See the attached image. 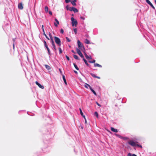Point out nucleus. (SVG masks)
I'll return each instance as SVG.
<instances>
[{
  "label": "nucleus",
  "mask_w": 156,
  "mask_h": 156,
  "mask_svg": "<svg viewBox=\"0 0 156 156\" xmlns=\"http://www.w3.org/2000/svg\"><path fill=\"white\" fill-rule=\"evenodd\" d=\"M71 21H72V25L73 27L75 26V27H76L77 25V20L75 19L72 17L71 19Z\"/></svg>",
  "instance_id": "f257e3e1"
},
{
  "label": "nucleus",
  "mask_w": 156,
  "mask_h": 156,
  "mask_svg": "<svg viewBox=\"0 0 156 156\" xmlns=\"http://www.w3.org/2000/svg\"><path fill=\"white\" fill-rule=\"evenodd\" d=\"M54 38L55 43L58 44L59 46H60L61 45V41L60 39L56 37H54Z\"/></svg>",
  "instance_id": "f03ea898"
},
{
  "label": "nucleus",
  "mask_w": 156,
  "mask_h": 156,
  "mask_svg": "<svg viewBox=\"0 0 156 156\" xmlns=\"http://www.w3.org/2000/svg\"><path fill=\"white\" fill-rule=\"evenodd\" d=\"M77 44H78V46L79 48V49H81V50H83L84 49V46L83 45V44L81 43V42L80 41L78 40L77 41Z\"/></svg>",
  "instance_id": "7ed1b4c3"
},
{
  "label": "nucleus",
  "mask_w": 156,
  "mask_h": 156,
  "mask_svg": "<svg viewBox=\"0 0 156 156\" xmlns=\"http://www.w3.org/2000/svg\"><path fill=\"white\" fill-rule=\"evenodd\" d=\"M51 43L52 45V48L53 50L55 51V52L56 53V48L55 47V45L54 44V41L53 40V38H51Z\"/></svg>",
  "instance_id": "20e7f679"
},
{
  "label": "nucleus",
  "mask_w": 156,
  "mask_h": 156,
  "mask_svg": "<svg viewBox=\"0 0 156 156\" xmlns=\"http://www.w3.org/2000/svg\"><path fill=\"white\" fill-rule=\"evenodd\" d=\"M76 51L77 53L82 58H84L83 55L79 49L76 48Z\"/></svg>",
  "instance_id": "39448f33"
},
{
  "label": "nucleus",
  "mask_w": 156,
  "mask_h": 156,
  "mask_svg": "<svg viewBox=\"0 0 156 156\" xmlns=\"http://www.w3.org/2000/svg\"><path fill=\"white\" fill-rule=\"evenodd\" d=\"M128 143L133 146H136V142H134L133 140H129L128 142Z\"/></svg>",
  "instance_id": "423d86ee"
},
{
  "label": "nucleus",
  "mask_w": 156,
  "mask_h": 156,
  "mask_svg": "<svg viewBox=\"0 0 156 156\" xmlns=\"http://www.w3.org/2000/svg\"><path fill=\"white\" fill-rule=\"evenodd\" d=\"M35 83L40 88L43 89L44 87L43 86L41 85L37 81H36Z\"/></svg>",
  "instance_id": "0eeeda50"
},
{
  "label": "nucleus",
  "mask_w": 156,
  "mask_h": 156,
  "mask_svg": "<svg viewBox=\"0 0 156 156\" xmlns=\"http://www.w3.org/2000/svg\"><path fill=\"white\" fill-rule=\"evenodd\" d=\"M84 55L86 57V58L87 59H92L91 57L90 56L88 55H87V54L85 52H84Z\"/></svg>",
  "instance_id": "6e6552de"
},
{
  "label": "nucleus",
  "mask_w": 156,
  "mask_h": 156,
  "mask_svg": "<svg viewBox=\"0 0 156 156\" xmlns=\"http://www.w3.org/2000/svg\"><path fill=\"white\" fill-rule=\"evenodd\" d=\"M73 7H69L68 5H67L66 6V9L67 10H69L70 11H72L73 10Z\"/></svg>",
  "instance_id": "1a4fd4ad"
},
{
  "label": "nucleus",
  "mask_w": 156,
  "mask_h": 156,
  "mask_svg": "<svg viewBox=\"0 0 156 156\" xmlns=\"http://www.w3.org/2000/svg\"><path fill=\"white\" fill-rule=\"evenodd\" d=\"M87 85H88L89 86V87L90 89V90L93 92L94 94L96 96L97 95V94H96V93L91 88V87L89 85L87 84Z\"/></svg>",
  "instance_id": "9d476101"
},
{
  "label": "nucleus",
  "mask_w": 156,
  "mask_h": 156,
  "mask_svg": "<svg viewBox=\"0 0 156 156\" xmlns=\"http://www.w3.org/2000/svg\"><path fill=\"white\" fill-rule=\"evenodd\" d=\"M18 8L20 9H23V5L22 3H20L18 5Z\"/></svg>",
  "instance_id": "9b49d317"
},
{
  "label": "nucleus",
  "mask_w": 156,
  "mask_h": 156,
  "mask_svg": "<svg viewBox=\"0 0 156 156\" xmlns=\"http://www.w3.org/2000/svg\"><path fill=\"white\" fill-rule=\"evenodd\" d=\"M111 130L112 131L115 133H117L118 131V130L117 129H115L113 127L111 128Z\"/></svg>",
  "instance_id": "f8f14e48"
},
{
  "label": "nucleus",
  "mask_w": 156,
  "mask_h": 156,
  "mask_svg": "<svg viewBox=\"0 0 156 156\" xmlns=\"http://www.w3.org/2000/svg\"><path fill=\"white\" fill-rule=\"evenodd\" d=\"M80 113L81 115L84 118V119H85V115H83V113L82 112V110L81 108H80Z\"/></svg>",
  "instance_id": "ddd939ff"
},
{
  "label": "nucleus",
  "mask_w": 156,
  "mask_h": 156,
  "mask_svg": "<svg viewBox=\"0 0 156 156\" xmlns=\"http://www.w3.org/2000/svg\"><path fill=\"white\" fill-rule=\"evenodd\" d=\"M84 42L85 43L87 44H90V42L89 40H88L87 39H85Z\"/></svg>",
  "instance_id": "4468645a"
},
{
  "label": "nucleus",
  "mask_w": 156,
  "mask_h": 156,
  "mask_svg": "<svg viewBox=\"0 0 156 156\" xmlns=\"http://www.w3.org/2000/svg\"><path fill=\"white\" fill-rule=\"evenodd\" d=\"M62 78H63V81H64L65 84L66 85H67V82H66V79L65 78V76L64 75H62Z\"/></svg>",
  "instance_id": "2eb2a0df"
},
{
  "label": "nucleus",
  "mask_w": 156,
  "mask_h": 156,
  "mask_svg": "<svg viewBox=\"0 0 156 156\" xmlns=\"http://www.w3.org/2000/svg\"><path fill=\"white\" fill-rule=\"evenodd\" d=\"M73 11L74 12H78V10L74 7H73Z\"/></svg>",
  "instance_id": "dca6fc26"
},
{
  "label": "nucleus",
  "mask_w": 156,
  "mask_h": 156,
  "mask_svg": "<svg viewBox=\"0 0 156 156\" xmlns=\"http://www.w3.org/2000/svg\"><path fill=\"white\" fill-rule=\"evenodd\" d=\"M76 1H74V0H73V1H71V3L72 5L73 6H76V4L75 3V2Z\"/></svg>",
  "instance_id": "f3484780"
},
{
  "label": "nucleus",
  "mask_w": 156,
  "mask_h": 156,
  "mask_svg": "<svg viewBox=\"0 0 156 156\" xmlns=\"http://www.w3.org/2000/svg\"><path fill=\"white\" fill-rule=\"evenodd\" d=\"M94 66L95 67H97V66H98V67H102V66L98 63H94Z\"/></svg>",
  "instance_id": "a211bd4d"
},
{
  "label": "nucleus",
  "mask_w": 156,
  "mask_h": 156,
  "mask_svg": "<svg viewBox=\"0 0 156 156\" xmlns=\"http://www.w3.org/2000/svg\"><path fill=\"white\" fill-rule=\"evenodd\" d=\"M83 61H84L85 64L88 66H89V64L87 63V60L84 58H83Z\"/></svg>",
  "instance_id": "6ab92c4d"
},
{
  "label": "nucleus",
  "mask_w": 156,
  "mask_h": 156,
  "mask_svg": "<svg viewBox=\"0 0 156 156\" xmlns=\"http://www.w3.org/2000/svg\"><path fill=\"white\" fill-rule=\"evenodd\" d=\"M45 66L46 68L47 69L49 70L51 69V68H50V66H49L48 65H45Z\"/></svg>",
  "instance_id": "aec40b11"
},
{
  "label": "nucleus",
  "mask_w": 156,
  "mask_h": 156,
  "mask_svg": "<svg viewBox=\"0 0 156 156\" xmlns=\"http://www.w3.org/2000/svg\"><path fill=\"white\" fill-rule=\"evenodd\" d=\"M48 7L47 6H45L44 8V10L46 12H48Z\"/></svg>",
  "instance_id": "412c9836"
},
{
  "label": "nucleus",
  "mask_w": 156,
  "mask_h": 156,
  "mask_svg": "<svg viewBox=\"0 0 156 156\" xmlns=\"http://www.w3.org/2000/svg\"><path fill=\"white\" fill-rule=\"evenodd\" d=\"M73 65H74L75 68L76 70H79V69L78 67H77V66L75 63H73Z\"/></svg>",
  "instance_id": "4be33fe9"
},
{
  "label": "nucleus",
  "mask_w": 156,
  "mask_h": 156,
  "mask_svg": "<svg viewBox=\"0 0 156 156\" xmlns=\"http://www.w3.org/2000/svg\"><path fill=\"white\" fill-rule=\"evenodd\" d=\"M73 57L75 59H77V60L79 59V57L77 55H73Z\"/></svg>",
  "instance_id": "5701e85b"
},
{
  "label": "nucleus",
  "mask_w": 156,
  "mask_h": 156,
  "mask_svg": "<svg viewBox=\"0 0 156 156\" xmlns=\"http://www.w3.org/2000/svg\"><path fill=\"white\" fill-rule=\"evenodd\" d=\"M46 48H47V49L48 51V53L49 55H51L50 51V50L49 48H48V47H47Z\"/></svg>",
  "instance_id": "b1692460"
},
{
  "label": "nucleus",
  "mask_w": 156,
  "mask_h": 156,
  "mask_svg": "<svg viewBox=\"0 0 156 156\" xmlns=\"http://www.w3.org/2000/svg\"><path fill=\"white\" fill-rule=\"evenodd\" d=\"M117 136L120 138H122V139L123 138V137L121 136L120 135H119V134H115Z\"/></svg>",
  "instance_id": "393cba45"
},
{
  "label": "nucleus",
  "mask_w": 156,
  "mask_h": 156,
  "mask_svg": "<svg viewBox=\"0 0 156 156\" xmlns=\"http://www.w3.org/2000/svg\"><path fill=\"white\" fill-rule=\"evenodd\" d=\"M44 46L46 48L47 47H48V45H47V44L46 43V42L45 41H44Z\"/></svg>",
  "instance_id": "a878e982"
},
{
  "label": "nucleus",
  "mask_w": 156,
  "mask_h": 156,
  "mask_svg": "<svg viewBox=\"0 0 156 156\" xmlns=\"http://www.w3.org/2000/svg\"><path fill=\"white\" fill-rule=\"evenodd\" d=\"M95 62V60H94L93 61H89V62L90 63H94Z\"/></svg>",
  "instance_id": "bb28decb"
},
{
  "label": "nucleus",
  "mask_w": 156,
  "mask_h": 156,
  "mask_svg": "<svg viewBox=\"0 0 156 156\" xmlns=\"http://www.w3.org/2000/svg\"><path fill=\"white\" fill-rule=\"evenodd\" d=\"M94 115L97 117H98V112H94Z\"/></svg>",
  "instance_id": "cd10ccee"
},
{
  "label": "nucleus",
  "mask_w": 156,
  "mask_h": 156,
  "mask_svg": "<svg viewBox=\"0 0 156 156\" xmlns=\"http://www.w3.org/2000/svg\"><path fill=\"white\" fill-rule=\"evenodd\" d=\"M55 20L57 24L58 25L59 24V22L57 19L56 18H55Z\"/></svg>",
  "instance_id": "c85d7f7f"
},
{
  "label": "nucleus",
  "mask_w": 156,
  "mask_h": 156,
  "mask_svg": "<svg viewBox=\"0 0 156 156\" xmlns=\"http://www.w3.org/2000/svg\"><path fill=\"white\" fill-rule=\"evenodd\" d=\"M90 74L91 75L93 76V77H95V78H96V76L94 74H93V73H90Z\"/></svg>",
  "instance_id": "c756f323"
},
{
  "label": "nucleus",
  "mask_w": 156,
  "mask_h": 156,
  "mask_svg": "<svg viewBox=\"0 0 156 156\" xmlns=\"http://www.w3.org/2000/svg\"><path fill=\"white\" fill-rule=\"evenodd\" d=\"M73 30L75 33V34H77V29L76 28L74 29Z\"/></svg>",
  "instance_id": "7c9ffc66"
},
{
  "label": "nucleus",
  "mask_w": 156,
  "mask_h": 156,
  "mask_svg": "<svg viewBox=\"0 0 156 156\" xmlns=\"http://www.w3.org/2000/svg\"><path fill=\"white\" fill-rule=\"evenodd\" d=\"M58 49L59 51V53L61 54L62 52V50L61 48H58Z\"/></svg>",
  "instance_id": "2f4dec72"
},
{
  "label": "nucleus",
  "mask_w": 156,
  "mask_h": 156,
  "mask_svg": "<svg viewBox=\"0 0 156 156\" xmlns=\"http://www.w3.org/2000/svg\"><path fill=\"white\" fill-rule=\"evenodd\" d=\"M146 2L148 4H151V2L149 0H145Z\"/></svg>",
  "instance_id": "473e14b6"
},
{
  "label": "nucleus",
  "mask_w": 156,
  "mask_h": 156,
  "mask_svg": "<svg viewBox=\"0 0 156 156\" xmlns=\"http://www.w3.org/2000/svg\"><path fill=\"white\" fill-rule=\"evenodd\" d=\"M149 5L152 7V8H153L154 9H155L154 7V6L153 5H152V4L151 3V4H150Z\"/></svg>",
  "instance_id": "72a5a7b5"
},
{
  "label": "nucleus",
  "mask_w": 156,
  "mask_h": 156,
  "mask_svg": "<svg viewBox=\"0 0 156 156\" xmlns=\"http://www.w3.org/2000/svg\"><path fill=\"white\" fill-rule=\"evenodd\" d=\"M60 33L61 34H63L64 33V30L62 29H61L60 30Z\"/></svg>",
  "instance_id": "f704fd0d"
},
{
  "label": "nucleus",
  "mask_w": 156,
  "mask_h": 156,
  "mask_svg": "<svg viewBox=\"0 0 156 156\" xmlns=\"http://www.w3.org/2000/svg\"><path fill=\"white\" fill-rule=\"evenodd\" d=\"M70 0H65V2L66 3H68L70 2H71Z\"/></svg>",
  "instance_id": "c9c22d12"
},
{
  "label": "nucleus",
  "mask_w": 156,
  "mask_h": 156,
  "mask_svg": "<svg viewBox=\"0 0 156 156\" xmlns=\"http://www.w3.org/2000/svg\"><path fill=\"white\" fill-rule=\"evenodd\" d=\"M66 39L68 42L70 41V40L68 37H66Z\"/></svg>",
  "instance_id": "e433bc0d"
},
{
  "label": "nucleus",
  "mask_w": 156,
  "mask_h": 156,
  "mask_svg": "<svg viewBox=\"0 0 156 156\" xmlns=\"http://www.w3.org/2000/svg\"><path fill=\"white\" fill-rule=\"evenodd\" d=\"M136 146H137L138 147H140L141 148H142V146L141 145H140L138 144H136Z\"/></svg>",
  "instance_id": "4c0bfd02"
},
{
  "label": "nucleus",
  "mask_w": 156,
  "mask_h": 156,
  "mask_svg": "<svg viewBox=\"0 0 156 156\" xmlns=\"http://www.w3.org/2000/svg\"><path fill=\"white\" fill-rule=\"evenodd\" d=\"M54 25H55V26L56 27H58V24H57L55 23H54Z\"/></svg>",
  "instance_id": "58836bf2"
},
{
  "label": "nucleus",
  "mask_w": 156,
  "mask_h": 156,
  "mask_svg": "<svg viewBox=\"0 0 156 156\" xmlns=\"http://www.w3.org/2000/svg\"><path fill=\"white\" fill-rule=\"evenodd\" d=\"M44 35L46 37L48 40H49V38L47 37V36L44 33Z\"/></svg>",
  "instance_id": "ea45409f"
},
{
  "label": "nucleus",
  "mask_w": 156,
  "mask_h": 156,
  "mask_svg": "<svg viewBox=\"0 0 156 156\" xmlns=\"http://www.w3.org/2000/svg\"><path fill=\"white\" fill-rule=\"evenodd\" d=\"M87 84L86 83V84L85 85V87H86L87 88H88V86H89L88 85H87Z\"/></svg>",
  "instance_id": "a19ab883"
},
{
  "label": "nucleus",
  "mask_w": 156,
  "mask_h": 156,
  "mask_svg": "<svg viewBox=\"0 0 156 156\" xmlns=\"http://www.w3.org/2000/svg\"><path fill=\"white\" fill-rule=\"evenodd\" d=\"M48 12L49 14H50L51 15H52V13L51 11H49Z\"/></svg>",
  "instance_id": "79ce46f5"
},
{
  "label": "nucleus",
  "mask_w": 156,
  "mask_h": 156,
  "mask_svg": "<svg viewBox=\"0 0 156 156\" xmlns=\"http://www.w3.org/2000/svg\"><path fill=\"white\" fill-rule=\"evenodd\" d=\"M49 36L50 37V39H51V38H53L51 36L50 33H49Z\"/></svg>",
  "instance_id": "37998d69"
},
{
  "label": "nucleus",
  "mask_w": 156,
  "mask_h": 156,
  "mask_svg": "<svg viewBox=\"0 0 156 156\" xmlns=\"http://www.w3.org/2000/svg\"><path fill=\"white\" fill-rule=\"evenodd\" d=\"M96 103L97 105H98V106H101V105L100 104H99L98 102H96Z\"/></svg>",
  "instance_id": "c03bdc74"
},
{
  "label": "nucleus",
  "mask_w": 156,
  "mask_h": 156,
  "mask_svg": "<svg viewBox=\"0 0 156 156\" xmlns=\"http://www.w3.org/2000/svg\"><path fill=\"white\" fill-rule=\"evenodd\" d=\"M132 155L131 154L129 153L128 154L127 156H131Z\"/></svg>",
  "instance_id": "a18cd8bd"
},
{
  "label": "nucleus",
  "mask_w": 156,
  "mask_h": 156,
  "mask_svg": "<svg viewBox=\"0 0 156 156\" xmlns=\"http://www.w3.org/2000/svg\"><path fill=\"white\" fill-rule=\"evenodd\" d=\"M66 58H67V59L68 61H69V57H68V56H66Z\"/></svg>",
  "instance_id": "49530a36"
},
{
  "label": "nucleus",
  "mask_w": 156,
  "mask_h": 156,
  "mask_svg": "<svg viewBox=\"0 0 156 156\" xmlns=\"http://www.w3.org/2000/svg\"><path fill=\"white\" fill-rule=\"evenodd\" d=\"M42 30H43V31L44 32V28H43V27H44V25H42Z\"/></svg>",
  "instance_id": "de8ad7c7"
},
{
  "label": "nucleus",
  "mask_w": 156,
  "mask_h": 156,
  "mask_svg": "<svg viewBox=\"0 0 156 156\" xmlns=\"http://www.w3.org/2000/svg\"><path fill=\"white\" fill-rule=\"evenodd\" d=\"M59 70L60 73H62V71L61 69H59Z\"/></svg>",
  "instance_id": "09e8293b"
},
{
  "label": "nucleus",
  "mask_w": 156,
  "mask_h": 156,
  "mask_svg": "<svg viewBox=\"0 0 156 156\" xmlns=\"http://www.w3.org/2000/svg\"><path fill=\"white\" fill-rule=\"evenodd\" d=\"M96 78H98V79H100V77H99V76H96Z\"/></svg>",
  "instance_id": "8fccbe9b"
},
{
  "label": "nucleus",
  "mask_w": 156,
  "mask_h": 156,
  "mask_svg": "<svg viewBox=\"0 0 156 156\" xmlns=\"http://www.w3.org/2000/svg\"><path fill=\"white\" fill-rule=\"evenodd\" d=\"M80 18L83 20H84V18L83 17H80Z\"/></svg>",
  "instance_id": "3c124183"
},
{
  "label": "nucleus",
  "mask_w": 156,
  "mask_h": 156,
  "mask_svg": "<svg viewBox=\"0 0 156 156\" xmlns=\"http://www.w3.org/2000/svg\"><path fill=\"white\" fill-rule=\"evenodd\" d=\"M132 156H137L136 154H132Z\"/></svg>",
  "instance_id": "603ef678"
},
{
  "label": "nucleus",
  "mask_w": 156,
  "mask_h": 156,
  "mask_svg": "<svg viewBox=\"0 0 156 156\" xmlns=\"http://www.w3.org/2000/svg\"><path fill=\"white\" fill-rule=\"evenodd\" d=\"M85 119V123H87V120H86V119Z\"/></svg>",
  "instance_id": "864d4df0"
},
{
  "label": "nucleus",
  "mask_w": 156,
  "mask_h": 156,
  "mask_svg": "<svg viewBox=\"0 0 156 156\" xmlns=\"http://www.w3.org/2000/svg\"><path fill=\"white\" fill-rule=\"evenodd\" d=\"M74 72L76 73H77V72L76 71H74Z\"/></svg>",
  "instance_id": "5fc2aeb1"
},
{
  "label": "nucleus",
  "mask_w": 156,
  "mask_h": 156,
  "mask_svg": "<svg viewBox=\"0 0 156 156\" xmlns=\"http://www.w3.org/2000/svg\"><path fill=\"white\" fill-rule=\"evenodd\" d=\"M72 52L73 53H75V52L73 50H72Z\"/></svg>",
  "instance_id": "6e6d98bb"
},
{
  "label": "nucleus",
  "mask_w": 156,
  "mask_h": 156,
  "mask_svg": "<svg viewBox=\"0 0 156 156\" xmlns=\"http://www.w3.org/2000/svg\"><path fill=\"white\" fill-rule=\"evenodd\" d=\"M154 2H155V4H156V0H155Z\"/></svg>",
  "instance_id": "4d7b16f0"
},
{
  "label": "nucleus",
  "mask_w": 156,
  "mask_h": 156,
  "mask_svg": "<svg viewBox=\"0 0 156 156\" xmlns=\"http://www.w3.org/2000/svg\"><path fill=\"white\" fill-rule=\"evenodd\" d=\"M13 41H15V39H13Z\"/></svg>",
  "instance_id": "13d9d810"
},
{
  "label": "nucleus",
  "mask_w": 156,
  "mask_h": 156,
  "mask_svg": "<svg viewBox=\"0 0 156 156\" xmlns=\"http://www.w3.org/2000/svg\"><path fill=\"white\" fill-rule=\"evenodd\" d=\"M14 44H13V48H14Z\"/></svg>",
  "instance_id": "bf43d9fd"
}]
</instances>
